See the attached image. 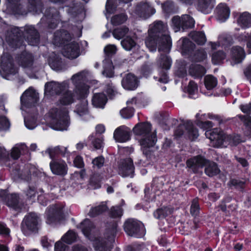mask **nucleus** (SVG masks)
<instances>
[{
	"label": "nucleus",
	"mask_w": 251,
	"mask_h": 251,
	"mask_svg": "<svg viewBox=\"0 0 251 251\" xmlns=\"http://www.w3.org/2000/svg\"><path fill=\"white\" fill-rule=\"evenodd\" d=\"M163 9L167 13L173 12L175 10V5L173 1L167 0L163 4Z\"/></svg>",
	"instance_id": "57"
},
{
	"label": "nucleus",
	"mask_w": 251,
	"mask_h": 251,
	"mask_svg": "<svg viewBox=\"0 0 251 251\" xmlns=\"http://www.w3.org/2000/svg\"><path fill=\"white\" fill-rule=\"evenodd\" d=\"M134 133L142 136L140 145L144 155L147 158H151L153 147L157 141L156 134L151 132V125L148 123L137 124L133 128Z\"/></svg>",
	"instance_id": "4"
},
{
	"label": "nucleus",
	"mask_w": 251,
	"mask_h": 251,
	"mask_svg": "<svg viewBox=\"0 0 251 251\" xmlns=\"http://www.w3.org/2000/svg\"><path fill=\"white\" fill-rule=\"evenodd\" d=\"M117 6V0H107L105 5V9L107 13H113L115 11Z\"/></svg>",
	"instance_id": "48"
},
{
	"label": "nucleus",
	"mask_w": 251,
	"mask_h": 251,
	"mask_svg": "<svg viewBox=\"0 0 251 251\" xmlns=\"http://www.w3.org/2000/svg\"><path fill=\"white\" fill-rule=\"evenodd\" d=\"M62 53L64 56L69 59L77 58L79 55L78 44L75 42L66 44L64 47Z\"/></svg>",
	"instance_id": "16"
},
{
	"label": "nucleus",
	"mask_w": 251,
	"mask_h": 251,
	"mask_svg": "<svg viewBox=\"0 0 251 251\" xmlns=\"http://www.w3.org/2000/svg\"><path fill=\"white\" fill-rule=\"evenodd\" d=\"M103 71L102 74L106 77H111L113 75V70L114 66L112 62L109 58H105L103 61Z\"/></svg>",
	"instance_id": "32"
},
{
	"label": "nucleus",
	"mask_w": 251,
	"mask_h": 251,
	"mask_svg": "<svg viewBox=\"0 0 251 251\" xmlns=\"http://www.w3.org/2000/svg\"><path fill=\"white\" fill-rule=\"evenodd\" d=\"M127 20V16L124 13L113 16L111 19V23L115 25L125 23Z\"/></svg>",
	"instance_id": "42"
},
{
	"label": "nucleus",
	"mask_w": 251,
	"mask_h": 251,
	"mask_svg": "<svg viewBox=\"0 0 251 251\" xmlns=\"http://www.w3.org/2000/svg\"><path fill=\"white\" fill-rule=\"evenodd\" d=\"M134 171L132 160L126 158L121 161L119 166V173L123 176H132Z\"/></svg>",
	"instance_id": "17"
},
{
	"label": "nucleus",
	"mask_w": 251,
	"mask_h": 251,
	"mask_svg": "<svg viewBox=\"0 0 251 251\" xmlns=\"http://www.w3.org/2000/svg\"><path fill=\"white\" fill-rule=\"evenodd\" d=\"M87 105V100L83 99L80 101V103L76 105L75 111L79 116L85 115L88 113Z\"/></svg>",
	"instance_id": "36"
},
{
	"label": "nucleus",
	"mask_w": 251,
	"mask_h": 251,
	"mask_svg": "<svg viewBox=\"0 0 251 251\" xmlns=\"http://www.w3.org/2000/svg\"><path fill=\"white\" fill-rule=\"evenodd\" d=\"M13 174L14 175L15 178H19L26 181L29 180L31 177L30 173L29 172L27 169H25V170L22 171V172L17 170H14L13 172Z\"/></svg>",
	"instance_id": "44"
},
{
	"label": "nucleus",
	"mask_w": 251,
	"mask_h": 251,
	"mask_svg": "<svg viewBox=\"0 0 251 251\" xmlns=\"http://www.w3.org/2000/svg\"><path fill=\"white\" fill-rule=\"evenodd\" d=\"M237 22L242 28L248 27L251 25V14L247 12L240 14Z\"/></svg>",
	"instance_id": "30"
},
{
	"label": "nucleus",
	"mask_w": 251,
	"mask_h": 251,
	"mask_svg": "<svg viewBox=\"0 0 251 251\" xmlns=\"http://www.w3.org/2000/svg\"><path fill=\"white\" fill-rule=\"evenodd\" d=\"M215 0H199L198 9L204 14L209 13L214 6Z\"/></svg>",
	"instance_id": "27"
},
{
	"label": "nucleus",
	"mask_w": 251,
	"mask_h": 251,
	"mask_svg": "<svg viewBox=\"0 0 251 251\" xmlns=\"http://www.w3.org/2000/svg\"><path fill=\"white\" fill-rule=\"evenodd\" d=\"M117 224H114L110 229V235L107 241H104L98 237V232L94 224L86 219L82 222L79 226L84 236L93 242V246L98 251H110L113 237L116 232Z\"/></svg>",
	"instance_id": "2"
},
{
	"label": "nucleus",
	"mask_w": 251,
	"mask_h": 251,
	"mask_svg": "<svg viewBox=\"0 0 251 251\" xmlns=\"http://www.w3.org/2000/svg\"><path fill=\"white\" fill-rule=\"evenodd\" d=\"M121 43L123 48L126 50H130L136 45L135 41L128 36L122 40Z\"/></svg>",
	"instance_id": "43"
},
{
	"label": "nucleus",
	"mask_w": 251,
	"mask_h": 251,
	"mask_svg": "<svg viewBox=\"0 0 251 251\" xmlns=\"http://www.w3.org/2000/svg\"><path fill=\"white\" fill-rule=\"evenodd\" d=\"M62 62L60 60L58 59L57 61H50V65L51 68L56 71H58L61 69Z\"/></svg>",
	"instance_id": "62"
},
{
	"label": "nucleus",
	"mask_w": 251,
	"mask_h": 251,
	"mask_svg": "<svg viewBox=\"0 0 251 251\" xmlns=\"http://www.w3.org/2000/svg\"><path fill=\"white\" fill-rule=\"evenodd\" d=\"M227 135L223 131L217 128L205 132L206 137L209 138L213 146L216 147L226 146Z\"/></svg>",
	"instance_id": "11"
},
{
	"label": "nucleus",
	"mask_w": 251,
	"mask_h": 251,
	"mask_svg": "<svg viewBox=\"0 0 251 251\" xmlns=\"http://www.w3.org/2000/svg\"><path fill=\"white\" fill-rule=\"evenodd\" d=\"M75 101L74 95L71 91H66L61 95L59 101L63 105H69Z\"/></svg>",
	"instance_id": "34"
},
{
	"label": "nucleus",
	"mask_w": 251,
	"mask_h": 251,
	"mask_svg": "<svg viewBox=\"0 0 251 251\" xmlns=\"http://www.w3.org/2000/svg\"><path fill=\"white\" fill-rule=\"evenodd\" d=\"M77 235L73 230H69L62 238V240L68 243L71 244L76 240Z\"/></svg>",
	"instance_id": "46"
},
{
	"label": "nucleus",
	"mask_w": 251,
	"mask_h": 251,
	"mask_svg": "<svg viewBox=\"0 0 251 251\" xmlns=\"http://www.w3.org/2000/svg\"><path fill=\"white\" fill-rule=\"evenodd\" d=\"M124 228L126 234L130 236L139 238L145 234L143 224L134 219H129L126 220L124 224Z\"/></svg>",
	"instance_id": "8"
},
{
	"label": "nucleus",
	"mask_w": 251,
	"mask_h": 251,
	"mask_svg": "<svg viewBox=\"0 0 251 251\" xmlns=\"http://www.w3.org/2000/svg\"><path fill=\"white\" fill-rule=\"evenodd\" d=\"M128 31V29L127 27L117 28L113 31V35L115 38L120 40L125 36Z\"/></svg>",
	"instance_id": "47"
},
{
	"label": "nucleus",
	"mask_w": 251,
	"mask_h": 251,
	"mask_svg": "<svg viewBox=\"0 0 251 251\" xmlns=\"http://www.w3.org/2000/svg\"><path fill=\"white\" fill-rule=\"evenodd\" d=\"M23 36L32 46L36 45L39 40V35L34 27L26 25L19 28L14 27L6 36V41L12 47H18L22 42L21 39Z\"/></svg>",
	"instance_id": "3"
},
{
	"label": "nucleus",
	"mask_w": 251,
	"mask_h": 251,
	"mask_svg": "<svg viewBox=\"0 0 251 251\" xmlns=\"http://www.w3.org/2000/svg\"><path fill=\"white\" fill-rule=\"evenodd\" d=\"M204 84L208 90H211L217 85V79L212 75H206L204 78Z\"/></svg>",
	"instance_id": "40"
},
{
	"label": "nucleus",
	"mask_w": 251,
	"mask_h": 251,
	"mask_svg": "<svg viewBox=\"0 0 251 251\" xmlns=\"http://www.w3.org/2000/svg\"><path fill=\"white\" fill-rule=\"evenodd\" d=\"M194 45L193 43L186 38H183L182 48V50L185 51H189L190 50L193 49Z\"/></svg>",
	"instance_id": "58"
},
{
	"label": "nucleus",
	"mask_w": 251,
	"mask_h": 251,
	"mask_svg": "<svg viewBox=\"0 0 251 251\" xmlns=\"http://www.w3.org/2000/svg\"><path fill=\"white\" fill-rule=\"evenodd\" d=\"M230 55L232 58L231 64L234 65L242 61L245 57V52L243 48L235 46L231 48Z\"/></svg>",
	"instance_id": "20"
},
{
	"label": "nucleus",
	"mask_w": 251,
	"mask_h": 251,
	"mask_svg": "<svg viewBox=\"0 0 251 251\" xmlns=\"http://www.w3.org/2000/svg\"><path fill=\"white\" fill-rule=\"evenodd\" d=\"M136 12L140 17L147 18L155 13V9L151 5L144 1L141 2L137 5Z\"/></svg>",
	"instance_id": "18"
},
{
	"label": "nucleus",
	"mask_w": 251,
	"mask_h": 251,
	"mask_svg": "<svg viewBox=\"0 0 251 251\" xmlns=\"http://www.w3.org/2000/svg\"><path fill=\"white\" fill-rule=\"evenodd\" d=\"M68 88L69 82L68 81H64L61 83L50 81L46 83L45 92L48 95H58Z\"/></svg>",
	"instance_id": "13"
},
{
	"label": "nucleus",
	"mask_w": 251,
	"mask_h": 251,
	"mask_svg": "<svg viewBox=\"0 0 251 251\" xmlns=\"http://www.w3.org/2000/svg\"><path fill=\"white\" fill-rule=\"evenodd\" d=\"M90 75L89 72L84 70L74 74L71 77V80L75 86V92L78 98H85L88 95L89 86L83 82L87 80Z\"/></svg>",
	"instance_id": "6"
},
{
	"label": "nucleus",
	"mask_w": 251,
	"mask_h": 251,
	"mask_svg": "<svg viewBox=\"0 0 251 251\" xmlns=\"http://www.w3.org/2000/svg\"><path fill=\"white\" fill-rule=\"evenodd\" d=\"M171 213L172 210L170 208L164 207L157 209L154 212V216L157 219H162Z\"/></svg>",
	"instance_id": "45"
},
{
	"label": "nucleus",
	"mask_w": 251,
	"mask_h": 251,
	"mask_svg": "<svg viewBox=\"0 0 251 251\" xmlns=\"http://www.w3.org/2000/svg\"><path fill=\"white\" fill-rule=\"evenodd\" d=\"M242 141L240 136L238 135H227L226 137V144H230L231 145L236 146Z\"/></svg>",
	"instance_id": "50"
},
{
	"label": "nucleus",
	"mask_w": 251,
	"mask_h": 251,
	"mask_svg": "<svg viewBox=\"0 0 251 251\" xmlns=\"http://www.w3.org/2000/svg\"><path fill=\"white\" fill-rule=\"evenodd\" d=\"M116 51V47L114 45H108L104 49V53L108 56L114 54Z\"/></svg>",
	"instance_id": "59"
},
{
	"label": "nucleus",
	"mask_w": 251,
	"mask_h": 251,
	"mask_svg": "<svg viewBox=\"0 0 251 251\" xmlns=\"http://www.w3.org/2000/svg\"><path fill=\"white\" fill-rule=\"evenodd\" d=\"M67 246L61 241H58L55 244L54 251H66Z\"/></svg>",
	"instance_id": "64"
},
{
	"label": "nucleus",
	"mask_w": 251,
	"mask_h": 251,
	"mask_svg": "<svg viewBox=\"0 0 251 251\" xmlns=\"http://www.w3.org/2000/svg\"><path fill=\"white\" fill-rule=\"evenodd\" d=\"M6 204L16 210H19L23 208L24 205L20 202L19 197L15 194L7 196L5 199Z\"/></svg>",
	"instance_id": "25"
},
{
	"label": "nucleus",
	"mask_w": 251,
	"mask_h": 251,
	"mask_svg": "<svg viewBox=\"0 0 251 251\" xmlns=\"http://www.w3.org/2000/svg\"><path fill=\"white\" fill-rule=\"evenodd\" d=\"M133 109H123L121 111V114L124 118L131 117L133 114Z\"/></svg>",
	"instance_id": "63"
},
{
	"label": "nucleus",
	"mask_w": 251,
	"mask_h": 251,
	"mask_svg": "<svg viewBox=\"0 0 251 251\" xmlns=\"http://www.w3.org/2000/svg\"><path fill=\"white\" fill-rule=\"evenodd\" d=\"M205 72L204 68L198 64H192L189 70L190 75L195 78L201 77Z\"/></svg>",
	"instance_id": "28"
},
{
	"label": "nucleus",
	"mask_w": 251,
	"mask_h": 251,
	"mask_svg": "<svg viewBox=\"0 0 251 251\" xmlns=\"http://www.w3.org/2000/svg\"><path fill=\"white\" fill-rule=\"evenodd\" d=\"M10 123L5 117H0V129L6 130L9 128Z\"/></svg>",
	"instance_id": "61"
},
{
	"label": "nucleus",
	"mask_w": 251,
	"mask_h": 251,
	"mask_svg": "<svg viewBox=\"0 0 251 251\" xmlns=\"http://www.w3.org/2000/svg\"><path fill=\"white\" fill-rule=\"evenodd\" d=\"M158 63L162 68L168 70L170 68L171 61L167 56L161 55Z\"/></svg>",
	"instance_id": "49"
},
{
	"label": "nucleus",
	"mask_w": 251,
	"mask_h": 251,
	"mask_svg": "<svg viewBox=\"0 0 251 251\" xmlns=\"http://www.w3.org/2000/svg\"><path fill=\"white\" fill-rule=\"evenodd\" d=\"M122 85L124 88L126 90H132L138 86L137 77L132 74H128L123 77Z\"/></svg>",
	"instance_id": "23"
},
{
	"label": "nucleus",
	"mask_w": 251,
	"mask_h": 251,
	"mask_svg": "<svg viewBox=\"0 0 251 251\" xmlns=\"http://www.w3.org/2000/svg\"><path fill=\"white\" fill-rule=\"evenodd\" d=\"M50 165L54 174L63 176L67 173V166L63 161H52Z\"/></svg>",
	"instance_id": "22"
},
{
	"label": "nucleus",
	"mask_w": 251,
	"mask_h": 251,
	"mask_svg": "<svg viewBox=\"0 0 251 251\" xmlns=\"http://www.w3.org/2000/svg\"><path fill=\"white\" fill-rule=\"evenodd\" d=\"M107 209L106 203L102 202L98 206L92 207L88 213V215L91 217H95L106 211Z\"/></svg>",
	"instance_id": "33"
},
{
	"label": "nucleus",
	"mask_w": 251,
	"mask_h": 251,
	"mask_svg": "<svg viewBox=\"0 0 251 251\" xmlns=\"http://www.w3.org/2000/svg\"><path fill=\"white\" fill-rule=\"evenodd\" d=\"M66 148L58 146L54 148L48 149L46 151V152L49 154L50 158H52L54 154L61 153L62 154H64L66 153Z\"/></svg>",
	"instance_id": "41"
},
{
	"label": "nucleus",
	"mask_w": 251,
	"mask_h": 251,
	"mask_svg": "<svg viewBox=\"0 0 251 251\" xmlns=\"http://www.w3.org/2000/svg\"><path fill=\"white\" fill-rule=\"evenodd\" d=\"M38 100V94L31 88L25 91L21 97L22 105L27 107L34 105Z\"/></svg>",
	"instance_id": "15"
},
{
	"label": "nucleus",
	"mask_w": 251,
	"mask_h": 251,
	"mask_svg": "<svg viewBox=\"0 0 251 251\" xmlns=\"http://www.w3.org/2000/svg\"><path fill=\"white\" fill-rule=\"evenodd\" d=\"M166 25L161 21L155 22L149 29V37L145 41L147 47L151 51L156 50L158 44V50L168 52L171 47L170 37L166 33Z\"/></svg>",
	"instance_id": "1"
},
{
	"label": "nucleus",
	"mask_w": 251,
	"mask_h": 251,
	"mask_svg": "<svg viewBox=\"0 0 251 251\" xmlns=\"http://www.w3.org/2000/svg\"><path fill=\"white\" fill-rule=\"evenodd\" d=\"M236 206V201L231 198H227L220 205L221 210L225 212L229 213L230 211L235 209Z\"/></svg>",
	"instance_id": "29"
},
{
	"label": "nucleus",
	"mask_w": 251,
	"mask_h": 251,
	"mask_svg": "<svg viewBox=\"0 0 251 251\" xmlns=\"http://www.w3.org/2000/svg\"><path fill=\"white\" fill-rule=\"evenodd\" d=\"M63 206L57 204L50 206L46 212V222L48 224H55L63 217Z\"/></svg>",
	"instance_id": "12"
},
{
	"label": "nucleus",
	"mask_w": 251,
	"mask_h": 251,
	"mask_svg": "<svg viewBox=\"0 0 251 251\" xmlns=\"http://www.w3.org/2000/svg\"><path fill=\"white\" fill-rule=\"evenodd\" d=\"M26 149V147L24 144L16 145L11 150V157L14 159H17L20 156L21 151H25Z\"/></svg>",
	"instance_id": "38"
},
{
	"label": "nucleus",
	"mask_w": 251,
	"mask_h": 251,
	"mask_svg": "<svg viewBox=\"0 0 251 251\" xmlns=\"http://www.w3.org/2000/svg\"><path fill=\"white\" fill-rule=\"evenodd\" d=\"M0 72L1 76L7 79L11 75L15 74L17 69L15 67L12 58L8 53H4L1 56Z\"/></svg>",
	"instance_id": "9"
},
{
	"label": "nucleus",
	"mask_w": 251,
	"mask_h": 251,
	"mask_svg": "<svg viewBox=\"0 0 251 251\" xmlns=\"http://www.w3.org/2000/svg\"><path fill=\"white\" fill-rule=\"evenodd\" d=\"M218 18L221 22H225L230 15V11L229 8L226 3H220L216 8Z\"/></svg>",
	"instance_id": "24"
},
{
	"label": "nucleus",
	"mask_w": 251,
	"mask_h": 251,
	"mask_svg": "<svg viewBox=\"0 0 251 251\" xmlns=\"http://www.w3.org/2000/svg\"><path fill=\"white\" fill-rule=\"evenodd\" d=\"M17 63L24 68H30L33 62L32 54L26 51L22 52L16 59Z\"/></svg>",
	"instance_id": "21"
},
{
	"label": "nucleus",
	"mask_w": 251,
	"mask_h": 251,
	"mask_svg": "<svg viewBox=\"0 0 251 251\" xmlns=\"http://www.w3.org/2000/svg\"><path fill=\"white\" fill-rule=\"evenodd\" d=\"M185 129L188 137L191 140L197 138L199 134L198 129L193 126L191 122H187L184 124L180 125L175 131V135L179 137L184 134L183 130Z\"/></svg>",
	"instance_id": "14"
},
{
	"label": "nucleus",
	"mask_w": 251,
	"mask_h": 251,
	"mask_svg": "<svg viewBox=\"0 0 251 251\" xmlns=\"http://www.w3.org/2000/svg\"><path fill=\"white\" fill-rule=\"evenodd\" d=\"M123 215V209L119 206L112 207L110 211V216L112 218H120Z\"/></svg>",
	"instance_id": "52"
},
{
	"label": "nucleus",
	"mask_w": 251,
	"mask_h": 251,
	"mask_svg": "<svg viewBox=\"0 0 251 251\" xmlns=\"http://www.w3.org/2000/svg\"><path fill=\"white\" fill-rule=\"evenodd\" d=\"M219 42L223 46H228L233 42V38L229 35H224L220 37Z\"/></svg>",
	"instance_id": "53"
},
{
	"label": "nucleus",
	"mask_w": 251,
	"mask_h": 251,
	"mask_svg": "<svg viewBox=\"0 0 251 251\" xmlns=\"http://www.w3.org/2000/svg\"><path fill=\"white\" fill-rule=\"evenodd\" d=\"M172 25L174 27L175 31H177L180 28H182V23L181 21V17L179 16H175L172 20Z\"/></svg>",
	"instance_id": "55"
},
{
	"label": "nucleus",
	"mask_w": 251,
	"mask_h": 251,
	"mask_svg": "<svg viewBox=\"0 0 251 251\" xmlns=\"http://www.w3.org/2000/svg\"><path fill=\"white\" fill-rule=\"evenodd\" d=\"M182 28L193 27L195 25V21L188 15H184L181 17Z\"/></svg>",
	"instance_id": "39"
},
{
	"label": "nucleus",
	"mask_w": 251,
	"mask_h": 251,
	"mask_svg": "<svg viewBox=\"0 0 251 251\" xmlns=\"http://www.w3.org/2000/svg\"><path fill=\"white\" fill-rule=\"evenodd\" d=\"M28 1L32 6L33 10H35L37 13L42 12V4L41 0H28Z\"/></svg>",
	"instance_id": "51"
},
{
	"label": "nucleus",
	"mask_w": 251,
	"mask_h": 251,
	"mask_svg": "<svg viewBox=\"0 0 251 251\" xmlns=\"http://www.w3.org/2000/svg\"><path fill=\"white\" fill-rule=\"evenodd\" d=\"M187 167L196 172L198 168L205 166V173L209 176H212L220 173V169L214 162H208L201 156H197L187 161Z\"/></svg>",
	"instance_id": "5"
},
{
	"label": "nucleus",
	"mask_w": 251,
	"mask_h": 251,
	"mask_svg": "<svg viewBox=\"0 0 251 251\" xmlns=\"http://www.w3.org/2000/svg\"><path fill=\"white\" fill-rule=\"evenodd\" d=\"M207 53L203 49L197 50L195 54V59L198 61H203L207 58Z\"/></svg>",
	"instance_id": "56"
},
{
	"label": "nucleus",
	"mask_w": 251,
	"mask_h": 251,
	"mask_svg": "<svg viewBox=\"0 0 251 251\" xmlns=\"http://www.w3.org/2000/svg\"><path fill=\"white\" fill-rule=\"evenodd\" d=\"M41 223L39 216L35 213H30L26 215L22 223V229L25 234L28 231H35L38 230Z\"/></svg>",
	"instance_id": "10"
},
{
	"label": "nucleus",
	"mask_w": 251,
	"mask_h": 251,
	"mask_svg": "<svg viewBox=\"0 0 251 251\" xmlns=\"http://www.w3.org/2000/svg\"><path fill=\"white\" fill-rule=\"evenodd\" d=\"M226 58V54L223 51L219 50L214 52L212 55V61L214 64H219Z\"/></svg>",
	"instance_id": "37"
},
{
	"label": "nucleus",
	"mask_w": 251,
	"mask_h": 251,
	"mask_svg": "<svg viewBox=\"0 0 251 251\" xmlns=\"http://www.w3.org/2000/svg\"><path fill=\"white\" fill-rule=\"evenodd\" d=\"M211 118L213 120V122L207 121L202 123L203 126L204 127L210 128L213 127L216 124V122L219 125L223 122V120L218 117H213Z\"/></svg>",
	"instance_id": "54"
},
{
	"label": "nucleus",
	"mask_w": 251,
	"mask_h": 251,
	"mask_svg": "<svg viewBox=\"0 0 251 251\" xmlns=\"http://www.w3.org/2000/svg\"><path fill=\"white\" fill-rule=\"evenodd\" d=\"M106 100V97L104 94H96L92 99V103L96 107L103 108Z\"/></svg>",
	"instance_id": "31"
},
{
	"label": "nucleus",
	"mask_w": 251,
	"mask_h": 251,
	"mask_svg": "<svg viewBox=\"0 0 251 251\" xmlns=\"http://www.w3.org/2000/svg\"><path fill=\"white\" fill-rule=\"evenodd\" d=\"M52 116L51 127L57 130H66L68 126V115L66 110L53 108L50 112Z\"/></svg>",
	"instance_id": "7"
},
{
	"label": "nucleus",
	"mask_w": 251,
	"mask_h": 251,
	"mask_svg": "<svg viewBox=\"0 0 251 251\" xmlns=\"http://www.w3.org/2000/svg\"><path fill=\"white\" fill-rule=\"evenodd\" d=\"M189 36L198 45H203L206 42V37L202 32L193 31L190 33Z\"/></svg>",
	"instance_id": "35"
},
{
	"label": "nucleus",
	"mask_w": 251,
	"mask_h": 251,
	"mask_svg": "<svg viewBox=\"0 0 251 251\" xmlns=\"http://www.w3.org/2000/svg\"><path fill=\"white\" fill-rule=\"evenodd\" d=\"M199 209L198 200L195 199L192 201L191 206V213L194 216L197 215L199 213Z\"/></svg>",
	"instance_id": "60"
},
{
	"label": "nucleus",
	"mask_w": 251,
	"mask_h": 251,
	"mask_svg": "<svg viewBox=\"0 0 251 251\" xmlns=\"http://www.w3.org/2000/svg\"><path fill=\"white\" fill-rule=\"evenodd\" d=\"M70 39L71 36L67 31H57L54 33L53 43L55 45L58 46L65 44V41Z\"/></svg>",
	"instance_id": "26"
},
{
	"label": "nucleus",
	"mask_w": 251,
	"mask_h": 251,
	"mask_svg": "<svg viewBox=\"0 0 251 251\" xmlns=\"http://www.w3.org/2000/svg\"><path fill=\"white\" fill-rule=\"evenodd\" d=\"M113 137L117 142H126L130 139L129 130L125 126H120L114 131Z\"/></svg>",
	"instance_id": "19"
}]
</instances>
